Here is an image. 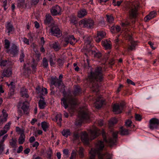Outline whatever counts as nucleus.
I'll return each mask as SVG.
<instances>
[{
  "label": "nucleus",
  "instance_id": "nucleus-1",
  "mask_svg": "<svg viewBox=\"0 0 159 159\" xmlns=\"http://www.w3.org/2000/svg\"><path fill=\"white\" fill-rule=\"evenodd\" d=\"M91 140L94 139L101 134H102L103 141H98L95 144V147L91 149L89 152L90 155L89 159H112V155L106 152L103 153L102 151L104 147V142L111 146L115 144L117 138L118 131L112 133V137L107 139L105 133L103 130H100L95 126L90 129L89 131Z\"/></svg>",
  "mask_w": 159,
  "mask_h": 159
},
{
  "label": "nucleus",
  "instance_id": "nucleus-2",
  "mask_svg": "<svg viewBox=\"0 0 159 159\" xmlns=\"http://www.w3.org/2000/svg\"><path fill=\"white\" fill-rule=\"evenodd\" d=\"M103 71L100 66L96 67L93 71H92L88 76V80L93 84V90L94 92H98L99 91V86L97 82H101L103 79Z\"/></svg>",
  "mask_w": 159,
  "mask_h": 159
},
{
  "label": "nucleus",
  "instance_id": "nucleus-3",
  "mask_svg": "<svg viewBox=\"0 0 159 159\" xmlns=\"http://www.w3.org/2000/svg\"><path fill=\"white\" fill-rule=\"evenodd\" d=\"M89 114L88 109L86 107H84L79 112V119L76 120L75 125L78 126H80L84 120H88L89 119Z\"/></svg>",
  "mask_w": 159,
  "mask_h": 159
},
{
  "label": "nucleus",
  "instance_id": "nucleus-4",
  "mask_svg": "<svg viewBox=\"0 0 159 159\" xmlns=\"http://www.w3.org/2000/svg\"><path fill=\"white\" fill-rule=\"evenodd\" d=\"M62 104H63L65 109L69 106L73 110L74 108V106L77 103V100L75 98L72 97L68 98L67 99L63 98L61 99Z\"/></svg>",
  "mask_w": 159,
  "mask_h": 159
},
{
  "label": "nucleus",
  "instance_id": "nucleus-5",
  "mask_svg": "<svg viewBox=\"0 0 159 159\" xmlns=\"http://www.w3.org/2000/svg\"><path fill=\"white\" fill-rule=\"evenodd\" d=\"M139 4L138 2L133 3L129 11V18L130 19L136 18L138 14L137 11L139 8Z\"/></svg>",
  "mask_w": 159,
  "mask_h": 159
},
{
  "label": "nucleus",
  "instance_id": "nucleus-6",
  "mask_svg": "<svg viewBox=\"0 0 159 159\" xmlns=\"http://www.w3.org/2000/svg\"><path fill=\"white\" fill-rule=\"evenodd\" d=\"M94 21L91 18H85L80 20L79 22L80 26H82L84 28H92L94 25Z\"/></svg>",
  "mask_w": 159,
  "mask_h": 159
},
{
  "label": "nucleus",
  "instance_id": "nucleus-7",
  "mask_svg": "<svg viewBox=\"0 0 159 159\" xmlns=\"http://www.w3.org/2000/svg\"><path fill=\"white\" fill-rule=\"evenodd\" d=\"M77 42V41L72 35H69L64 39L62 41V44L64 47H66L70 43L71 45H74Z\"/></svg>",
  "mask_w": 159,
  "mask_h": 159
},
{
  "label": "nucleus",
  "instance_id": "nucleus-8",
  "mask_svg": "<svg viewBox=\"0 0 159 159\" xmlns=\"http://www.w3.org/2000/svg\"><path fill=\"white\" fill-rule=\"evenodd\" d=\"M29 102L27 101H25L23 102H20L18 104V108L21 107L24 113L27 114L29 113Z\"/></svg>",
  "mask_w": 159,
  "mask_h": 159
},
{
  "label": "nucleus",
  "instance_id": "nucleus-9",
  "mask_svg": "<svg viewBox=\"0 0 159 159\" xmlns=\"http://www.w3.org/2000/svg\"><path fill=\"white\" fill-rule=\"evenodd\" d=\"M7 52L10 53L12 57L17 56L18 54L19 48L16 45L13 44L11 48L9 49H7L6 51Z\"/></svg>",
  "mask_w": 159,
  "mask_h": 159
},
{
  "label": "nucleus",
  "instance_id": "nucleus-10",
  "mask_svg": "<svg viewBox=\"0 0 159 159\" xmlns=\"http://www.w3.org/2000/svg\"><path fill=\"white\" fill-rule=\"evenodd\" d=\"M149 128L151 129H156L159 127V120L156 118H152L149 121Z\"/></svg>",
  "mask_w": 159,
  "mask_h": 159
},
{
  "label": "nucleus",
  "instance_id": "nucleus-11",
  "mask_svg": "<svg viewBox=\"0 0 159 159\" xmlns=\"http://www.w3.org/2000/svg\"><path fill=\"white\" fill-rule=\"evenodd\" d=\"M50 11L52 16H55L61 14V9L60 7L58 5L52 7Z\"/></svg>",
  "mask_w": 159,
  "mask_h": 159
},
{
  "label": "nucleus",
  "instance_id": "nucleus-12",
  "mask_svg": "<svg viewBox=\"0 0 159 159\" xmlns=\"http://www.w3.org/2000/svg\"><path fill=\"white\" fill-rule=\"evenodd\" d=\"M5 84L11 88L8 93V97L11 98L14 94V89L15 88V83L13 82H11L10 84H9L7 82H6Z\"/></svg>",
  "mask_w": 159,
  "mask_h": 159
},
{
  "label": "nucleus",
  "instance_id": "nucleus-13",
  "mask_svg": "<svg viewBox=\"0 0 159 159\" xmlns=\"http://www.w3.org/2000/svg\"><path fill=\"white\" fill-rule=\"evenodd\" d=\"M106 34L104 31H98L97 36L95 37V40L97 42H99L102 39L105 37Z\"/></svg>",
  "mask_w": 159,
  "mask_h": 159
},
{
  "label": "nucleus",
  "instance_id": "nucleus-14",
  "mask_svg": "<svg viewBox=\"0 0 159 159\" xmlns=\"http://www.w3.org/2000/svg\"><path fill=\"white\" fill-rule=\"evenodd\" d=\"M92 38L90 36L86 37L84 38L85 44L86 46V49L90 50L92 48V45H91V43Z\"/></svg>",
  "mask_w": 159,
  "mask_h": 159
},
{
  "label": "nucleus",
  "instance_id": "nucleus-15",
  "mask_svg": "<svg viewBox=\"0 0 159 159\" xmlns=\"http://www.w3.org/2000/svg\"><path fill=\"white\" fill-rule=\"evenodd\" d=\"M81 139L84 144L87 145L89 144V139L88 135L85 131L82 133Z\"/></svg>",
  "mask_w": 159,
  "mask_h": 159
},
{
  "label": "nucleus",
  "instance_id": "nucleus-16",
  "mask_svg": "<svg viewBox=\"0 0 159 159\" xmlns=\"http://www.w3.org/2000/svg\"><path fill=\"white\" fill-rule=\"evenodd\" d=\"M36 92L38 94L44 95L48 93L47 89L45 88H40L39 86H38L36 88Z\"/></svg>",
  "mask_w": 159,
  "mask_h": 159
},
{
  "label": "nucleus",
  "instance_id": "nucleus-17",
  "mask_svg": "<svg viewBox=\"0 0 159 159\" xmlns=\"http://www.w3.org/2000/svg\"><path fill=\"white\" fill-rule=\"evenodd\" d=\"M51 34L54 36H57L60 34V30L58 27L54 26L51 29Z\"/></svg>",
  "mask_w": 159,
  "mask_h": 159
},
{
  "label": "nucleus",
  "instance_id": "nucleus-18",
  "mask_svg": "<svg viewBox=\"0 0 159 159\" xmlns=\"http://www.w3.org/2000/svg\"><path fill=\"white\" fill-rule=\"evenodd\" d=\"M40 99L39 102V106L40 109H44L46 106V103L44 100V98L42 96L40 97Z\"/></svg>",
  "mask_w": 159,
  "mask_h": 159
},
{
  "label": "nucleus",
  "instance_id": "nucleus-19",
  "mask_svg": "<svg viewBox=\"0 0 159 159\" xmlns=\"http://www.w3.org/2000/svg\"><path fill=\"white\" fill-rule=\"evenodd\" d=\"M12 74L11 70L9 68L4 69L2 73V75L4 77H9Z\"/></svg>",
  "mask_w": 159,
  "mask_h": 159
},
{
  "label": "nucleus",
  "instance_id": "nucleus-20",
  "mask_svg": "<svg viewBox=\"0 0 159 159\" xmlns=\"http://www.w3.org/2000/svg\"><path fill=\"white\" fill-rule=\"evenodd\" d=\"M156 12L154 11L151 12L150 14L147 16L144 19L145 22L148 21L149 20L152 19L156 16Z\"/></svg>",
  "mask_w": 159,
  "mask_h": 159
},
{
  "label": "nucleus",
  "instance_id": "nucleus-21",
  "mask_svg": "<svg viewBox=\"0 0 159 159\" xmlns=\"http://www.w3.org/2000/svg\"><path fill=\"white\" fill-rule=\"evenodd\" d=\"M104 101L101 98H98L97 99L94 105L97 108H101L103 104Z\"/></svg>",
  "mask_w": 159,
  "mask_h": 159
},
{
  "label": "nucleus",
  "instance_id": "nucleus-22",
  "mask_svg": "<svg viewBox=\"0 0 159 159\" xmlns=\"http://www.w3.org/2000/svg\"><path fill=\"white\" fill-rule=\"evenodd\" d=\"M113 111L116 114L120 113L122 111L121 108L120 107L119 105L117 104L114 105L113 107Z\"/></svg>",
  "mask_w": 159,
  "mask_h": 159
},
{
  "label": "nucleus",
  "instance_id": "nucleus-23",
  "mask_svg": "<svg viewBox=\"0 0 159 159\" xmlns=\"http://www.w3.org/2000/svg\"><path fill=\"white\" fill-rule=\"evenodd\" d=\"M87 14L86 10L84 9H82L78 11L77 16L79 18H82L86 15Z\"/></svg>",
  "mask_w": 159,
  "mask_h": 159
},
{
  "label": "nucleus",
  "instance_id": "nucleus-24",
  "mask_svg": "<svg viewBox=\"0 0 159 159\" xmlns=\"http://www.w3.org/2000/svg\"><path fill=\"white\" fill-rule=\"evenodd\" d=\"M51 47L56 51H59L61 48V46L59 43L57 42H54L51 45Z\"/></svg>",
  "mask_w": 159,
  "mask_h": 159
},
{
  "label": "nucleus",
  "instance_id": "nucleus-25",
  "mask_svg": "<svg viewBox=\"0 0 159 159\" xmlns=\"http://www.w3.org/2000/svg\"><path fill=\"white\" fill-rule=\"evenodd\" d=\"M46 19L44 20V23L46 25H49L53 20L52 17L49 14L46 15Z\"/></svg>",
  "mask_w": 159,
  "mask_h": 159
},
{
  "label": "nucleus",
  "instance_id": "nucleus-26",
  "mask_svg": "<svg viewBox=\"0 0 159 159\" xmlns=\"http://www.w3.org/2000/svg\"><path fill=\"white\" fill-rule=\"evenodd\" d=\"M137 44L136 42L133 41H130V45H129L128 49L129 51H132L135 49V47Z\"/></svg>",
  "mask_w": 159,
  "mask_h": 159
},
{
  "label": "nucleus",
  "instance_id": "nucleus-27",
  "mask_svg": "<svg viewBox=\"0 0 159 159\" xmlns=\"http://www.w3.org/2000/svg\"><path fill=\"white\" fill-rule=\"evenodd\" d=\"M120 29L119 26H112L111 28V31L113 33H116L119 32Z\"/></svg>",
  "mask_w": 159,
  "mask_h": 159
},
{
  "label": "nucleus",
  "instance_id": "nucleus-28",
  "mask_svg": "<svg viewBox=\"0 0 159 159\" xmlns=\"http://www.w3.org/2000/svg\"><path fill=\"white\" fill-rule=\"evenodd\" d=\"M25 0H17L18 7L19 8H25L27 7L26 4L24 3Z\"/></svg>",
  "mask_w": 159,
  "mask_h": 159
},
{
  "label": "nucleus",
  "instance_id": "nucleus-29",
  "mask_svg": "<svg viewBox=\"0 0 159 159\" xmlns=\"http://www.w3.org/2000/svg\"><path fill=\"white\" fill-rule=\"evenodd\" d=\"M27 90L24 88H22L20 89V93L22 97H24L26 98L29 97V95L27 93Z\"/></svg>",
  "mask_w": 159,
  "mask_h": 159
},
{
  "label": "nucleus",
  "instance_id": "nucleus-30",
  "mask_svg": "<svg viewBox=\"0 0 159 159\" xmlns=\"http://www.w3.org/2000/svg\"><path fill=\"white\" fill-rule=\"evenodd\" d=\"M55 119L57 122V124L58 125L61 127V122L62 121L61 114H59L55 116Z\"/></svg>",
  "mask_w": 159,
  "mask_h": 159
},
{
  "label": "nucleus",
  "instance_id": "nucleus-31",
  "mask_svg": "<svg viewBox=\"0 0 159 159\" xmlns=\"http://www.w3.org/2000/svg\"><path fill=\"white\" fill-rule=\"evenodd\" d=\"M120 133L122 135H128L129 134L128 129L124 128L123 127H121L120 130Z\"/></svg>",
  "mask_w": 159,
  "mask_h": 159
},
{
  "label": "nucleus",
  "instance_id": "nucleus-32",
  "mask_svg": "<svg viewBox=\"0 0 159 159\" xmlns=\"http://www.w3.org/2000/svg\"><path fill=\"white\" fill-rule=\"evenodd\" d=\"M49 125L48 123L44 121L41 123V126L43 129L44 131L46 132L47 130L49 128Z\"/></svg>",
  "mask_w": 159,
  "mask_h": 159
},
{
  "label": "nucleus",
  "instance_id": "nucleus-33",
  "mask_svg": "<svg viewBox=\"0 0 159 159\" xmlns=\"http://www.w3.org/2000/svg\"><path fill=\"white\" fill-rule=\"evenodd\" d=\"M25 136L23 132L21 133L18 139L19 144H22L25 141Z\"/></svg>",
  "mask_w": 159,
  "mask_h": 159
},
{
  "label": "nucleus",
  "instance_id": "nucleus-34",
  "mask_svg": "<svg viewBox=\"0 0 159 159\" xmlns=\"http://www.w3.org/2000/svg\"><path fill=\"white\" fill-rule=\"evenodd\" d=\"M102 44L103 46L106 49H110L111 48V44L107 40L102 41Z\"/></svg>",
  "mask_w": 159,
  "mask_h": 159
},
{
  "label": "nucleus",
  "instance_id": "nucleus-35",
  "mask_svg": "<svg viewBox=\"0 0 159 159\" xmlns=\"http://www.w3.org/2000/svg\"><path fill=\"white\" fill-rule=\"evenodd\" d=\"M24 50L23 49H22L20 51V53L19 60L20 62H22L24 61V58L25 57V55L24 53Z\"/></svg>",
  "mask_w": 159,
  "mask_h": 159
},
{
  "label": "nucleus",
  "instance_id": "nucleus-36",
  "mask_svg": "<svg viewBox=\"0 0 159 159\" xmlns=\"http://www.w3.org/2000/svg\"><path fill=\"white\" fill-rule=\"evenodd\" d=\"M62 134L65 137H67L68 136L70 135V132L69 129H64L62 132Z\"/></svg>",
  "mask_w": 159,
  "mask_h": 159
},
{
  "label": "nucleus",
  "instance_id": "nucleus-37",
  "mask_svg": "<svg viewBox=\"0 0 159 159\" xmlns=\"http://www.w3.org/2000/svg\"><path fill=\"white\" fill-rule=\"evenodd\" d=\"M58 79L56 77H52L50 81V84L52 85H54L55 87H57V84H56V82H57Z\"/></svg>",
  "mask_w": 159,
  "mask_h": 159
},
{
  "label": "nucleus",
  "instance_id": "nucleus-38",
  "mask_svg": "<svg viewBox=\"0 0 159 159\" xmlns=\"http://www.w3.org/2000/svg\"><path fill=\"white\" fill-rule=\"evenodd\" d=\"M58 79L56 77H52L50 81V84L52 85H54L55 87H57V84H56V82H57Z\"/></svg>",
  "mask_w": 159,
  "mask_h": 159
},
{
  "label": "nucleus",
  "instance_id": "nucleus-39",
  "mask_svg": "<svg viewBox=\"0 0 159 159\" xmlns=\"http://www.w3.org/2000/svg\"><path fill=\"white\" fill-rule=\"evenodd\" d=\"M25 64H24V71L23 72L24 74L26 76H28L30 74V69L25 68Z\"/></svg>",
  "mask_w": 159,
  "mask_h": 159
},
{
  "label": "nucleus",
  "instance_id": "nucleus-40",
  "mask_svg": "<svg viewBox=\"0 0 159 159\" xmlns=\"http://www.w3.org/2000/svg\"><path fill=\"white\" fill-rule=\"evenodd\" d=\"M106 17L107 18V22L110 23H111L113 22L114 21V18L113 16L111 15H106Z\"/></svg>",
  "mask_w": 159,
  "mask_h": 159
},
{
  "label": "nucleus",
  "instance_id": "nucleus-41",
  "mask_svg": "<svg viewBox=\"0 0 159 159\" xmlns=\"http://www.w3.org/2000/svg\"><path fill=\"white\" fill-rule=\"evenodd\" d=\"M81 89L79 86L76 87L73 92V94L75 96L79 95L81 93Z\"/></svg>",
  "mask_w": 159,
  "mask_h": 159
},
{
  "label": "nucleus",
  "instance_id": "nucleus-42",
  "mask_svg": "<svg viewBox=\"0 0 159 159\" xmlns=\"http://www.w3.org/2000/svg\"><path fill=\"white\" fill-rule=\"evenodd\" d=\"M89 51L91 52V53L94 55V57L97 58H99L101 56V53L99 52H96L95 51L93 50H89Z\"/></svg>",
  "mask_w": 159,
  "mask_h": 159
},
{
  "label": "nucleus",
  "instance_id": "nucleus-43",
  "mask_svg": "<svg viewBox=\"0 0 159 159\" xmlns=\"http://www.w3.org/2000/svg\"><path fill=\"white\" fill-rule=\"evenodd\" d=\"M6 28L8 30V33H9L10 32L12 31L13 30V27L12 25L10 23L7 24L6 26Z\"/></svg>",
  "mask_w": 159,
  "mask_h": 159
},
{
  "label": "nucleus",
  "instance_id": "nucleus-44",
  "mask_svg": "<svg viewBox=\"0 0 159 159\" xmlns=\"http://www.w3.org/2000/svg\"><path fill=\"white\" fill-rule=\"evenodd\" d=\"M63 156L64 158H67L69 156V151L68 149H64L63 151Z\"/></svg>",
  "mask_w": 159,
  "mask_h": 159
},
{
  "label": "nucleus",
  "instance_id": "nucleus-45",
  "mask_svg": "<svg viewBox=\"0 0 159 159\" xmlns=\"http://www.w3.org/2000/svg\"><path fill=\"white\" fill-rule=\"evenodd\" d=\"M43 65L44 68H47L48 66V61L46 57H44L43 61Z\"/></svg>",
  "mask_w": 159,
  "mask_h": 159
},
{
  "label": "nucleus",
  "instance_id": "nucleus-46",
  "mask_svg": "<svg viewBox=\"0 0 159 159\" xmlns=\"http://www.w3.org/2000/svg\"><path fill=\"white\" fill-rule=\"evenodd\" d=\"M117 122V120L115 118L111 119L109 122V125L110 126H112L114 124H116Z\"/></svg>",
  "mask_w": 159,
  "mask_h": 159
},
{
  "label": "nucleus",
  "instance_id": "nucleus-47",
  "mask_svg": "<svg viewBox=\"0 0 159 159\" xmlns=\"http://www.w3.org/2000/svg\"><path fill=\"white\" fill-rule=\"evenodd\" d=\"M84 149L82 147H80L78 151L79 155L80 157H83L84 156Z\"/></svg>",
  "mask_w": 159,
  "mask_h": 159
},
{
  "label": "nucleus",
  "instance_id": "nucleus-48",
  "mask_svg": "<svg viewBox=\"0 0 159 159\" xmlns=\"http://www.w3.org/2000/svg\"><path fill=\"white\" fill-rule=\"evenodd\" d=\"M16 140L12 138L10 141V145L13 148L16 147Z\"/></svg>",
  "mask_w": 159,
  "mask_h": 159
},
{
  "label": "nucleus",
  "instance_id": "nucleus-49",
  "mask_svg": "<svg viewBox=\"0 0 159 159\" xmlns=\"http://www.w3.org/2000/svg\"><path fill=\"white\" fill-rule=\"evenodd\" d=\"M76 154V151L74 150H73L71 154V156L70 157V159H74L75 158Z\"/></svg>",
  "mask_w": 159,
  "mask_h": 159
},
{
  "label": "nucleus",
  "instance_id": "nucleus-50",
  "mask_svg": "<svg viewBox=\"0 0 159 159\" xmlns=\"http://www.w3.org/2000/svg\"><path fill=\"white\" fill-rule=\"evenodd\" d=\"M10 43L9 40L7 39L5 40V48L7 49H8L10 47Z\"/></svg>",
  "mask_w": 159,
  "mask_h": 159
},
{
  "label": "nucleus",
  "instance_id": "nucleus-51",
  "mask_svg": "<svg viewBox=\"0 0 159 159\" xmlns=\"http://www.w3.org/2000/svg\"><path fill=\"white\" fill-rule=\"evenodd\" d=\"M7 118H3L2 116H0V125H2L4 123L7 121Z\"/></svg>",
  "mask_w": 159,
  "mask_h": 159
},
{
  "label": "nucleus",
  "instance_id": "nucleus-52",
  "mask_svg": "<svg viewBox=\"0 0 159 159\" xmlns=\"http://www.w3.org/2000/svg\"><path fill=\"white\" fill-rule=\"evenodd\" d=\"M11 124V122H9L8 123H7L5 126L4 129L5 130H7V132L8 130L9 129L10 125Z\"/></svg>",
  "mask_w": 159,
  "mask_h": 159
},
{
  "label": "nucleus",
  "instance_id": "nucleus-53",
  "mask_svg": "<svg viewBox=\"0 0 159 159\" xmlns=\"http://www.w3.org/2000/svg\"><path fill=\"white\" fill-rule=\"evenodd\" d=\"M3 6L4 7V9L5 10H6V9L8 8L9 5L7 3V0H5L3 2Z\"/></svg>",
  "mask_w": 159,
  "mask_h": 159
},
{
  "label": "nucleus",
  "instance_id": "nucleus-54",
  "mask_svg": "<svg viewBox=\"0 0 159 159\" xmlns=\"http://www.w3.org/2000/svg\"><path fill=\"white\" fill-rule=\"evenodd\" d=\"M5 144L4 143H0V155L1 154L4 150Z\"/></svg>",
  "mask_w": 159,
  "mask_h": 159
},
{
  "label": "nucleus",
  "instance_id": "nucleus-55",
  "mask_svg": "<svg viewBox=\"0 0 159 159\" xmlns=\"http://www.w3.org/2000/svg\"><path fill=\"white\" fill-rule=\"evenodd\" d=\"M132 121L130 120H128L125 122V125L127 127H130L132 125Z\"/></svg>",
  "mask_w": 159,
  "mask_h": 159
},
{
  "label": "nucleus",
  "instance_id": "nucleus-56",
  "mask_svg": "<svg viewBox=\"0 0 159 159\" xmlns=\"http://www.w3.org/2000/svg\"><path fill=\"white\" fill-rule=\"evenodd\" d=\"M57 62L58 65L60 67L62 66L64 63L63 60L61 59H58L57 60Z\"/></svg>",
  "mask_w": 159,
  "mask_h": 159
},
{
  "label": "nucleus",
  "instance_id": "nucleus-57",
  "mask_svg": "<svg viewBox=\"0 0 159 159\" xmlns=\"http://www.w3.org/2000/svg\"><path fill=\"white\" fill-rule=\"evenodd\" d=\"M2 117H3V118H6L7 119V117L8 116V114L7 113L6 110L4 109H3L2 111Z\"/></svg>",
  "mask_w": 159,
  "mask_h": 159
},
{
  "label": "nucleus",
  "instance_id": "nucleus-58",
  "mask_svg": "<svg viewBox=\"0 0 159 159\" xmlns=\"http://www.w3.org/2000/svg\"><path fill=\"white\" fill-rule=\"evenodd\" d=\"M79 137V134L77 132H75L74 134L73 139L74 140H76L78 139Z\"/></svg>",
  "mask_w": 159,
  "mask_h": 159
},
{
  "label": "nucleus",
  "instance_id": "nucleus-59",
  "mask_svg": "<svg viewBox=\"0 0 159 159\" xmlns=\"http://www.w3.org/2000/svg\"><path fill=\"white\" fill-rule=\"evenodd\" d=\"M22 39L23 42L25 43L27 45H29V42L28 39L25 37L22 38Z\"/></svg>",
  "mask_w": 159,
  "mask_h": 159
},
{
  "label": "nucleus",
  "instance_id": "nucleus-60",
  "mask_svg": "<svg viewBox=\"0 0 159 159\" xmlns=\"http://www.w3.org/2000/svg\"><path fill=\"white\" fill-rule=\"evenodd\" d=\"M50 65L51 66H54L55 63L53 62L52 58L51 57L49 59Z\"/></svg>",
  "mask_w": 159,
  "mask_h": 159
},
{
  "label": "nucleus",
  "instance_id": "nucleus-61",
  "mask_svg": "<svg viewBox=\"0 0 159 159\" xmlns=\"http://www.w3.org/2000/svg\"><path fill=\"white\" fill-rule=\"evenodd\" d=\"M135 120H137L140 121L141 120V117L140 115L138 114H135Z\"/></svg>",
  "mask_w": 159,
  "mask_h": 159
},
{
  "label": "nucleus",
  "instance_id": "nucleus-62",
  "mask_svg": "<svg viewBox=\"0 0 159 159\" xmlns=\"http://www.w3.org/2000/svg\"><path fill=\"white\" fill-rule=\"evenodd\" d=\"M127 82L128 84H131L133 85H135V83L130 79H127Z\"/></svg>",
  "mask_w": 159,
  "mask_h": 159
},
{
  "label": "nucleus",
  "instance_id": "nucleus-63",
  "mask_svg": "<svg viewBox=\"0 0 159 159\" xmlns=\"http://www.w3.org/2000/svg\"><path fill=\"white\" fill-rule=\"evenodd\" d=\"M7 133V130L4 129L0 131V136H2Z\"/></svg>",
  "mask_w": 159,
  "mask_h": 159
},
{
  "label": "nucleus",
  "instance_id": "nucleus-64",
  "mask_svg": "<svg viewBox=\"0 0 159 159\" xmlns=\"http://www.w3.org/2000/svg\"><path fill=\"white\" fill-rule=\"evenodd\" d=\"M35 139L34 136H32L30 137L29 139V141L30 143H32L35 141Z\"/></svg>",
  "mask_w": 159,
  "mask_h": 159
}]
</instances>
